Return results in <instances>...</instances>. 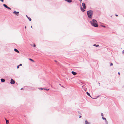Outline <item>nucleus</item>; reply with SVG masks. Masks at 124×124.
Returning a JSON list of instances; mask_svg holds the SVG:
<instances>
[{"label":"nucleus","mask_w":124,"mask_h":124,"mask_svg":"<svg viewBox=\"0 0 124 124\" xmlns=\"http://www.w3.org/2000/svg\"><path fill=\"white\" fill-rule=\"evenodd\" d=\"M102 119H103L104 120H105L106 121V118H105L103 117H102Z\"/></svg>","instance_id":"obj_16"},{"label":"nucleus","mask_w":124,"mask_h":124,"mask_svg":"<svg viewBox=\"0 0 124 124\" xmlns=\"http://www.w3.org/2000/svg\"><path fill=\"white\" fill-rule=\"evenodd\" d=\"M39 90H42L44 89H43V88H39Z\"/></svg>","instance_id":"obj_18"},{"label":"nucleus","mask_w":124,"mask_h":124,"mask_svg":"<svg viewBox=\"0 0 124 124\" xmlns=\"http://www.w3.org/2000/svg\"><path fill=\"white\" fill-rule=\"evenodd\" d=\"M14 50L15 52H16L18 53H19V51L16 49H15Z\"/></svg>","instance_id":"obj_9"},{"label":"nucleus","mask_w":124,"mask_h":124,"mask_svg":"<svg viewBox=\"0 0 124 124\" xmlns=\"http://www.w3.org/2000/svg\"><path fill=\"white\" fill-rule=\"evenodd\" d=\"M22 89H23L22 88H21V90H22Z\"/></svg>","instance_id":"obj_39"},{"label":"nucleus","mask_w":124,"mask_h":124,"mask_svg":"<svg viewBox=\"0 0 124 124\" xmlns=\"http://www.w3.org/2000/svg\"><path fill=\"white\" fill-rule=\"evenodd\" d=\"M26 28V26H25V28Z\"/></svg>","instance_id":"obj_38"},{"label":"nucleus","mask_w":124,"mask_h":124,"mask_svg":"<svg viewBox=\"0 0 124 124\" xmlns=\"http://www.w3.org/2000/svg\"><path fill=\"white\" fill-rule=\"evenodd\" d=\"M86 93L88 95L91 96L90 94L89 93H88V92H87Z\"/></svg>","instance_id":"obj_15"},{"label":"nucleus","mask_w":124,"mask_h":124,"mask_svg":"<svg viewBox=\"0 0 124 124\" xmlns=\"http://www.w3.org/2000/svg\"><path fill=\"white\" fill-rule=\"evenodd\" d=\"M31 27L32 28V26H31Z\"/></svg>","instance_id":"obj_40"},{"label":"nucleus","mask_w":124,"mask_h":124,"mask_svg":"<svg viewBox=\"0 0 124 124\" xmlns=\"http://www.w3.org/2000/svg\"><path fill=\"white\" fill-rule=\"evenodd\" d=\"M33 46L35 47L36 46V45L35 44H34L33 45Z\"/></svg>","instance_id":"obj_24"},{"label":"nucleus","mask_w":124,"mask_h":124,"mask_svg":"<svg viewBox=\"0 0 124 124\" xmlns=\"http://www.w3.org/2000/svg\"><path fill=\"white\" fill-rule=\"evenodd\" d=\"M65 1L68 2L69 3H70L72 2L71 0H65Z\"/></svg>","instance_id":"obj_7"},{"label":"nucleus","mask_w":124,"mask_h":124,"mask_svg":"<svg viewBox=\"0 0 124 124\" xmlns=\"http://www.w3.org/2000/svg\"><path fill=\"white\" fill-rule=\"evenodd\" d=\"M1 81L2 82H4L5 81V80L3 79V78H1Z\"/></svg>","instance_id":"obj_8"},{"label":"nucleus","mask_w":124,"mask_h":124,"mask_svg":"<svg viewBox=\"0 0 124 124\" xmlns=\"http://www.w3.org/2000/svg\"><path fill=\"white\" fill-rule=\"evenodd\" d=\"M101 116H103V113H101Z\"/></svg>","instance_id":"obj_22"},{"label":"nucleus","mask_w":124,"mask_h":124,"mask_svg":"<svg viewBox=\"0 0 124 124\" xmlns=\"http://www.w3.org/2000/svg\"><path fill=\"white\" fill-rule=\"evenodd\" d=\"M85 124H90V123L89 122H88L87 121L85 120Z\"/></svg>","instance_id":"obj_10"},{"label":"nucleus","mask_w":124,"mask_h":124,"mask_svg":"<svg viewBox=\"0 0 124 124\" xmlns=\"http://www.w3.org/2000/svg\"><path fill=\"white\" fill-rule=\"evenodd\" d=\"M44 89L45 90H46L47 91H48L49 90V89H46V88H44Z\"/></svg>","instance_id":"obj_20"},{"label":"nucleus","mask_w":124,"mask_h":124,"mask_svg":"<svg viewBox=\"0 0 124 124\" xmlns=\"http://www.w3.org/2000/svg\"><path fill=\"white\" fill-rule=\"evenodd\" d=\"M55 62H57V61H56V60H55Z\"/></svg>","instance_id":"obj_36"},{"label":"nucleus","mask_w":124,"mask_h":124,"mask_svg":"<svg viewBox=\"0 0 124 124\" xmlns=\"http://www.w3.org/2000/svg\"><path fill=\"white\" fill-rule=\"evenodd\" d=\"M10 83L12 84H14L15 83V81L12 79H11V80Z\"/></svg>","instance_id":"obj_3"},{"label":"nucleus","mask_w":124,"mask_h":124,"mask_svg":"<svg viewBox=\"0 0 124 124\" xmlns=\"http://www.w3.org/2000/svg\"><path fill=\"white\" fill-rule=\"evenodd\" d=\"M4 0H0L2 2H3V1H4Z\"/></svg>","instance_id":"obj_27"},{"label":"nucleus","mask_w":124,"mask_h":124,"mask_svg":"<svg viewBox=\"0 0 124 124\" xmlns=\"http://www.w3.org/2000/svg\"><path fill=\"white\" fill-rule=\"evenodd\" d=\"M87 13L88 18L90 19H92L93 15V11L92 10H89L87 11Z\"/></svg>","instance_id":"obj_2"},{"label":"nucleus","mask_w":124,"mask_h":124,"mask_svg":"<svg viewBox=\"0 0 124 124\" xmlns=\"http://www.w3.org/2000/svg\"><path fill=\"white\" fill-rule=\"evenodd\" d=\"M71 73L74 75H75L77 74V73L76 72L73 71H72Z\"/></svg>","instance_id":"obj_6"},{"label":"nucleus","mask_w":124,"mask_h":124,"mask_svg":"<svg viewBox=\"0 0 124 124\" xmlns=\"http://www.w3.org/2000/svg\"><path fill=\"white\" fill-rule=\"evenodd\" d=\"M93 46H95L96 47H97L99 46V45H96V44H95L93 45Z\"/></svg>","instance_id":"obj_13"},{"label":"nucleus","mask_w":124,"mask_h":124,"mask_svg":"<svg viewBox=\"0 0 124 124\" xmlns=\"http://www.w3.org/2000/svg\"><path fill=\"white\" fill-rule=\"evenodd\" d=\"M118 74L119 75H120V73L119 72H118Z\"/></svg>","instance_id":"obj_30"},{"label":"nucleus","mask_w":124,"mask_h":124,"mask_svg":"<svg viewBox=\"0 0 124 124\" xmlns=\"http://www.w3.org/2000/svg\"><path fill=\"white\" fill-rule=\"evenodd\" d=\"M82 4L83 8L84 9H85L86 8V6L85 3H83Z\"/></svg>","instance_id":"obj_4"},{"label":"nucleus","mask_w":124,"mask_h":124,"mask_svg":"<svg viewBox=\"0 0 124 124\" xmlns=\"http://www.w3.org/2000/svg\"><path fill=\"white\" fill-rule=\"evenodd\" d=\"M106 123L107 124H108V122L107 121V120L106 121Z\"/></svg>","instance_id":"obj_29"},{"label":"nucleus","mask_w":124,"mask_h":124,"mask_svg":"<svg viewBox=\"0 0 124 124\" xmlns=\"http://www.w3.org/2000/svg\"><path fill=\"white\" fill-rule=\"evenodd\" d=\"M3 5L6 8H7V7H8L7 5L5 4H3Z\"/></svg>","instance_id":"obj_12"},{"label":"nucleus","mask_w":124,"mask_h":124,"mask_svg":"<svg viewBox=\"0 0 124 124\" xmlns=\"http://www.w3.org/2000/svg\"><path fill=\"white\" fill-rule=\"evenodd\" d=\"M81 116H80L79 117V118H80L81 117Z\"/></svg>","instance_id":"obj_35"},{"label":"nucleus","mask_w":124,"mask_h":124,"mask_svg":"<svg viewBox=\"0 0 124 124\" xmlns=\"http://www.w3.org/2000/svg\"><path fill=\"white\" fill-rule=\"evenodd\" d=\"M28 19H29V20L30 21H31V19L30 17H28Z\"/></svg>","instance_id":"obj_17"},{"label":"nucleus","mask_w":124,"mask_h":124,"mask_svg":"<svg viewBox=\"0 0 124 124\" xmlns=\"http://www.w3.org/2000/svg\"><path fill=\"white\" fill-rule=\"evenodd\" d=\"M123 53H124V50H123Z\"/></svg>","instance_id":"obj_33"},{"label":"nucleus","mask_w":124,"mask_h":124,"mask_svg":"<svg viewBox=\"0 0 124 124\" xmlns=\"http://www.w3.org/2000/svg\"><path fill=\"white\" fill-rule=\"evenodd\" d=\"M113 65V63H110V66H112V65Z\"/></svg>","instance_id":"obj_23"},{"label":"nucleus","mask_w":124,"mask_h":124,"mask_svg":"<svg viewBox=\"0 0 124 124\" xmlns=\"http://www.w3.org/2000/svg\"><path fill=\"white\" fill-rule=\"evenodd\" d=\"M19 65V66H21L22 65V64H20Z\"/></svg>","instance_id":"obj_28"},{"label":"nucleus","mask_w":124,"mask_h":124,"mask_svg":"<svg viewBox=\"0 0 124 124\" xmlns=\"http://www.w3.org/2000/svg\"><path fill=\"white\" fill-rule=\"evenodd\" d=\"M102 27H106V26H105L102 25Z\"/></svg>","instance_id":"obj_25"},{"label":"nucleus","mask_w":124,"mask_h":124,"mask_svg":"<svg viewBox=\"0 0 124 124\" xmlns=\"http://www.w3.org/2000/svg\"><path fill=\"white\" fill-rule=\"evenodd\" d=\"M26 17H27L28 18V17L27 16V15H26Z\"/></svg>","instance_id":"obj_37"},{"label":"nucleus","mask_w":124,"mask_h":124,"mask_svg":"<svg viewBox=\"0 0 124 124\" xmlns=\"http://www.w3.org/2000/svg\"><path fill=\"white\" fill-rule=\"evenodd\" d=\"M19 65H18L17 66V68L18 69L19 68Z\"/></svg>","instance_id":"obj_26"},{"label":"nucleus","mask_w":124,"mask_h":124,"mask_svg":"<svg viewBox=\"0 0 124 124\" xmlns=\"http://www.w3.org/2000/svg\"><path fill=\"white\" fill-rule=\"evenodd\" d=\"M98 83L99 84V86H100V83L99 82H98Z\"/></svg>","instance_id":"obj_32"},{"label":"nucleus","mask_w":124,"mask_h":124,"mask_svg":"<svg viewBox=\"0 0 124 124\" xmlns=\"http://www.w3.org/2000/svg\"><path fill=\"white\" fill-rule=\"evenodd\" d=\"M19 12H16V11H14L13 13L14 14H15L16 15L18 16L19 15Z\"/></svg>","instance_id":"obj_5"},{"label":"nucleus","mask_w":124,"mask_h":124,"mask_svg":"<svg viewBox=\"0 0 124 124\" xmlns=\"http://www.w3.org/2000/svg\"><path fill=\"white\" fill-rule=\"evenodd\" d=\"M116 16H118V15H116Z\"/></svg>","instance_id":"obj_31"},{"label":"nucleus","mask_w":124,"mask_h":124,"mask_svg":"<svg viewBox=\"0 0 124 124\" xmlns=\"http://www.w3.org/2000/svg\"><path fill=\"white\" fill-rule=\"evenodd\" d=\"M81 11L83 12H84L85 11V10L84 9L82 8V7H81Z\"/></svg>","instance_id":"obj_11"},{"label":"nucleus","mask_w":124,"mask_h":124,"mask_svg":"<svg viewBox=\"0 0 124 124\" xmlns=\"http://www.w3.org/2000/svg\"><path fill=\"white\" fill-rule=\"evenodd\" d=\"M7 8L8 9H10V10L11 9V8H10L9 7H7Z\"/></svg>","instance_id":"obj_21"},{"label":"nucleus","mask_w":124,"mask_h":124,"mask_svg":"<svg viewBox=\"0 0 124 124\" xmlns=\"http://www.w3.org/2000/svg\"><path fill=\"white\" fill-rule=\"evenodd\" d=\"M29 60L31 61H32V62H34V61L32 59H31V58H30L29 59Z\"/></svg>","instance_id":"obj_19"},{"label":"nucleus","mask_w":124,"mask_h":124,"mask_svg":"<svg viewBox=\"0 0 124 124\" xmlns=\"http://www.w3.org/2000/svg\"><path fill=\"white\" fill-rule=\"evenodd\" d=\"M5 120H7L5 118Z\"/></svg>","instance_id":"obj_41"},{"label":"nucleus","mask_w":124,"mask_h":124,"mask_svg":"<svg viewBox=\"0 0 124 124\" xmlns=\"http://www.w3.org/2000/svg\"><path fill=\"white\" fill-rule=\"evenodd\" d=\"M6 124H9L8 121V120H6Z\"/></svg>","instance_id":"obj_14"},{"label":"nucleus","mask_w":124,"mask_h":124,"mask_svg":"<svg viewBox=\"0 0 124 124\" xmlns=\"http://www.w3.org/2000/svg\"><path fill=\"white\" fill-rule=\"evenodd\" d=\"M90 23L92 26L96 27H98V25L96 20L93 19L92 21H91Z\"/></svg>","instance_id":"obj_1"},{"label":"nucleus","mask_w":124,"mask_h":124,"mask_svg":"<svg viewBox=\"0 0 124 124\" xmlns=\"http://www.w3.org/2000/svg\"><path fill=\"white\" fill-rule=\"evenodd\" d=\"M82 1V0H80L81 3Z\"/></svg>","instance_id":"obj_34"}]
</instances>
